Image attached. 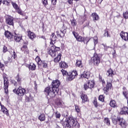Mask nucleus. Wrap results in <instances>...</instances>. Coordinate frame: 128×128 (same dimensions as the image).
Masks as SVG:
<instances>
[{
	"instance_id": "obj_1",
	"label": "nucleus",
	"mask_w": 128,
	"mask_h": 128,
	"mask_svg": "<svg viewBox=\"0 0 128 128\" xmlns=\"http://www.w3.org/2000/svg\"><path fill=\"white\" fill-rule=\"evenodd\" d=\"M61 124L64 128H80V124L72 116H69L64 122H61Z\"/></svg>"
},
{
	"instance_id": "obj_2",
	"label": "nucleus",
	"mask_w": 128,
	"mask_h": 128,
	"mask_svg": "<svg viewBox=\"0 0 128 128\" xmlns=\"http://www.w3.org/2000/svg\"><path fill=\"white\" fill-rule=\"evenodd\" d=\"M112 120L114 124H118L121 128H124L126 126V120L122 118H120V116L116 117V116H112Z\"/></svg>"
},
{
	"instance_id": "obj_3",
	"label": "nucleus",
	"mask_w": 128,
	"mask_h": 128,
	"mask_svg": "<svg viewBox=\"0 0 128 128\" xmlns=\"http://www.w3.org/2000/svg\"><path fill=\"white\" fill-rule=\"evenodd\" d=\"M44 92L47 96L48 98H52L56 96V91L52 87L49 86L45 88Z\"/></svg>"
},
{
	"instance_id": "obj_4",
	"label": "nucleus",
	"mask_w": 128,
	"mask_h": 128,
	"mask_svg": "<svg viewBox=\"0 0 128 128\" xmlns=\"http://www.w3.org/2000/svg\"><path fill=\"white\" fill-rule=\"evenodd\" d=\"M60 49L59 47H56L54 46H52L50 48L49 50L48 51V54H50L52 58L56 56V52H59L60 50Z\"/></svg>"
},
{
	"instance_id": "obj_5",
	"label": "nucleus",
	"mask_w": 128,
	"mask_h": 128,
	"mask_svg": "<svg viewBox=\"0 0 128 128\" xmlns=\"http://www.w3.org/2000/svg\"><path fill=\"white\" fill-rule=\"evenodd\" d=\"M100 58H102V56H100V54H94V56L92 58V62L94 65L98 66L100 64Z\"/></svg>"
},
{
	"instance_id": "obj_6",
	"label": "nucleus",
	"mask_w": 128,
	"mask_h": 128,
	"mask_svg": "<svg viewBox=\"0 0 128 128\" xmlns=\"http://www.w3.org/2000/svg\"><path fill=\"white\" fill-rule=\"evenodd\" d=\"M13 92L14 94H16L19 96H24L26 94V89L22 87H19L17 90H14Z\"/></svg>"
},
{
	"instance_id": "obj_7",
	"label": "nucleus",
	"mask_w": 128,
	"mask_h": 128,
	"mask_svg": "<svg viewBox=\"0 0 128 128\" xmlns=\"http://www.w3.org/2000/svg\"><path fill=\"white\" fill-rule=\"evenodd\" d=\"M60 82L58 80H53L52 83V88L55 90V92H56V94H58V86H60Z\"/></svg>"
},
{
	"instance_id": "obj_8",
	"label": "nucleus",
	"mask_w": 128,
	"mask_h": 128,
	"mask_svg": "<svg viewBox=\"0 0 128 128\" xmlns=\"http://www.w3.org/2000/svg\"><path fill=\"white\" fill-rule=\"evenodd\" d=\"M78 75V72L76 70H73L72 72H69L68 73V76H67V80L70 82L74 80Z\"/></svg>"
},
{
	"instance_id": "obj_9",
	"label": "nucleus",
	"mask_w": 128,
	"mask_h": 128,
	"mask_svg": "<svg viewBox=\"0 0 128 128\" xmlns=\"http://www.w3.org/2000/svg\"><path fill=\"white\" fill-rule=\"evenodd\" d=\"M36 62H37L38 66H42V68H48V63L45 61H42L40 56H37L35 59Z\"/></svg>"
},
{
	"instance_id": "obj_10",
	"label": "nucleus",
	"mask_w": 128,
	"mask_h": 128,
	"mask_svg": "<svg viewBox=\"0 0 128 128\" xmlns=\"http://www.w3.org/2000/svg\"><path fill=\"white\" fill-rule=\"evenodd\" d=\"M66 34V28L64 26H62L60 28V32H56L57 36H59L60 38H64Z\"/></svg>"
},
{
	"instance_id": "obj_11",
	"label": "nucleus",
	"mask_w": 128,
	"mask_h": 128,
	"mask_svg": "<svg viewBox=\"0 0 128 128\" xmlns=\"http://www.w3.org/2000/svg\"><path fill=\"white\" fill-rule=\"evenodd\" d=\"M94 82L89 81L87 83H86L84 84V88L85 90H86L88 88H90V90H92V88H94Z\"/></svg>"
},
{
	"instance_id": "obj_12",
	"label": "nucleus",
	"mask_w": 128,
	"mask_h": 128,
	"mask_svg": "<svg viewBox=\"0 0 128 128\" xmlns=\"http://www.w3.org/2000/svg\"><path fill=\"white\" fill-rule=\"evenodd\" d=\"M4 34L6 38L8 40L9 42H12V40H14V34H12V32H10L8 30H6L5 31Z\"/></svg>"
},
{
	"instance_id": "obj_13",
	"label": "nucleus",
	"mask_w": 128,
	"mask_h": 128,
	"mask_svg": "<svg viewBox=\"0 0 128 128\" xmlns=\"http://www.w3.org/2000/svg\"><path fill=\"white\" fill-rule=\"evenodd\" d=\"M28 42H24V45L21 48V50L24 52V54H28Z\"/></svg>"
},
{
	"instance_id": "obj_14",
	"label": "nucleus",
	"mask_w": 128,
	"mask_h": 128,
	"mask_svg": "<svg viewBox=\"0 0 128 128\" xmlns=\"http://www.w3.org/2000/svg\"><path fill=\"white\" fill-rule=\"evenodd\" d=\"M72 34L74 36V38H76L78 42H82L84 37L80 36L76 32H72Z\"/></svg>"
},
{
	"instance_id": "obj_15",
	"label": "nucleus",
	"mask_w": 128,
	"mask_h": 128,
	"mask_svg": "<svg viewBox=\"0 0 128 128\" xmlns=\"http://www.w3.org/2000/svg\"><path fill=\"white\" fill-rule=\"evenodd\" d=\"M6 24L8 26H14V18L10 16L6 18Z\"/></svg>"
},
{
	"instance_id": "obj_16",
	"label": "nucleus",
	"mask_w": 128,
	"mask_h": 128,
	"mask_svg": "<svg viewBox=\"0 0 128 128\" xmlns=\"http://www.w3.org/2000/svg\"><path fill=\"white\" fill-rule=\"evenodd\" d=\"M112 83L110 82H107L106 86L104 88V94H108V92L109 90L112 88Z\"/></svg>"
},
{
	"instance_id": "obj_17",
	"label": "nucleus",
	"mask_w": 128,
	"mask_h": 128,
	"mask_svg": "<svg viewBox=\"0 0 128 128\" xmlns=\"http://www.w3.org/2000/svg\"><path fill=\"white\" fill-rule=\"evenodd\" d=\"M120 36L121 38L126 42V40H128V32H122L120 33Z\"/></svg>"
},
{
	"instance_id": "obj_18",
	"label": "nucleus",
	"mask_w": 128,
	"mask_h": 128,
	"mask_svg": "<svg viewBox=\"0 0 128 128\" xmlns=\"http://www.w3.org/2000/svg\"><path fill=\"white\" fill-rule=\"evenodd\" d=\"M50 40H51L50 42V44H56V36L54 33H52V34H51Z\"/></svg>"
},
{
	"instance_id": "obj_19",
	"label": "nucleus",
	"mask_w": 128,
	"mask_h": 128,
	"mask_svg": "<svg viewBox=\"0 0 128 128\" xmlns=\"http://www.w3.org/2000/svg\"><path fill=\"white\" fill-rule=\"evenodd\" d=\"M14 39L16 42H20L22 40V36L21 35L15 34V36H14Z\"/></svg>"
},
{
	"instance_id": "obj_20",
	"label": "nucleus",
	"mask_w": 128,
	"mask_h": 128,
	"mask_svg": "<svg viewBox=\"0 0 128 128\" xmlns=\"http://www.w3.org/2000/svg\"><path fill=\"white\" fill-rule=\"evenodd\" d=\"M91 16L92 18V20L94 22H98V20H99L100 17L98 16V14L96 12H94L91 14Z\"/></svg>"
},
{
	"instance_id": "obj_21",
	"label": "nucleus",
	"mask_w": 128,
	"mask_h": 128,
	"mask_svg": "<svg viewBox=\"0 0 128 128\" xmlns=\"http://www.w3.org/2000/svg\"><path fill=\"white\" fill-rule=\"evenodd\" d=\"M4 90L5 92V94H8V80H6L5 78H4Z\"/></svg>"
},
{
	"instance_id": "obj_22",
	"label": "nucleus",
	"mask_w": 128,
	"mask_h": 128,
	"mask_svg": "<svg viewBox=\"0 0 128 128\" xmlns=\"http://www.w3.org/2000/svg\"><path fill=\"white\" fill-rule=\"evenodd\" d=\"M90 72L84 71V72L81 74L80 76L81 78H87V80H88V78H90Z\"/></svg>"
},
{
	"instance_id": "obj_23",
	"label": "nucleus",
	"mask_w": 128,
	"mask_h": 128,
	"mask_svg": "<svg viewBox=\"0 0 128 128\" xmlns=\"http://www.w3.org/2000/svg\"><path fill=\"white\" fill-rule=\"evenodd\" d=\"M28 67L29 70H36V66L34 64L31 62L28 66Z\"/></svg>"
},
{
	"instance_id": "obj_24",
	"label": "nucleus",
	"mask_w": 128,
	"mask_h": 128,
	"mask_svg": "<svg viewBox=\"0 0 128 128\" xmlns=\"http://www.w3.org/2000/svg\"><path fill=\"white\" fill-rule=\"evenodd\" d=\"M28 36L30 40H34V38H36V34L30 31L28 32Z\"/></svg>"
},
{
	"instance_id": "obj_25",
	"label": "nucleus",
	"mask_w": 128,
	"mask_h": 128,
	"mask_svg": "<svg viewBox=\"0 0 128 128\" xmlns=\"http://www.w3.org/2000/svg\"><path fill=\"white\" fill-rule=\"evenodd\" d=\"M114 74V70H112V68H110L108 70H107L106 76H110L111 78H112Z\"/></svg>"
},
{
	"instance_id": "obj_26",
	"label": "nucleus",
	"mask_w": 128,
	"mask_h": 128,
	"mask_svg": "<svg viewBox=\"0 0 128 128\" xmlns=\"http://www.w3.org/2000/svg\"><path fill=\"white\" fill-rule=\"evenodd\" d=\"M56 104L58 106H59L60 108L64 107V102H62V100H60L56 102Z\"/></svg>"
},
{
	"instance_id": "obj_27",
	"label": "nucleus",
	"mask_w": 128,
	"mask_h": 128,
	"mask_svg": "<svg viewBox=\"0 0 128 128\" xmlns=\"http://www.w3.org/2000/svg\"><path fill=\"white\" fill-rule=\"evenodd\" d=\"M38 120L40 122H44L46 120V114H42L38 116Z\"/></svg>"
},
{
	"instance_id": "obj_28",
	"label": "nucleus",
	"mask_w": 128,
	"mask_h": 128,
	"mask_svg": "<svg viewBox=\"0 0 128 128\" xmlns=\"http://www.w3.org/2000/svg\"><path fill=\"white\" fill-rule=\"evenodd\" d=\"M81 98L82 100V102H88V96L86 94H82L81 95Z\"/></svg>"
},
{
	"instance_id": "obj_29",
	"label": "nucleus",
	"mask_w": 128,
	"mask_h": 128,
	"mask_svg": "<svg viewBox=\"0 0 128 128\" xmlns=\"http://www.w3.org/2000/svg\"><path fill=\"white\" fill-rule=\"evenodd\" d=\"M60 66L61 68H68V64L65 62H60Z\"/></svg>"
},
{
	"instance_id": "obj_30",
	"label": "nucleus",
	"mask_w": 128,
	"mask_h": 128,
	"mask_svg": "<svg viewBox=\"0 0 128 128\" xmlns=\"http://www.w3.org/2000/svg\"><path fill=\"white\" fill-rule=\"evenodd\" d=\"M62 58V54L60 53L58 56L54 59V62H58L60 60V58Z\"/></svg>"
},
{
	"instance_id": "obj_31",
	"label": "nucleus",
	"mask_w": 128,
	"mask_h": 128,
	"mask_svg": "<svg viewBox=\"0 0 128 128\" xmlns=\"http://www.w3.org/2000/svg\"><path fill=\"white\" fill-rule=\"evenodd\" d=\"M122 90H124L123 94L124 98H128V92H126V88L124 86Z\"/></svg>"
},
{
	"instance_id": "obj_32",
	"label": "nucleus",
	"mask_w": 128,
	"mask_h": 128,
	"mask_svg": "<svg viewBox=\"0 0 128 128\" xmlns=\"http://www.w3.org/2000/svg\"><path fill=\"white\" fill-rule=\"evenodd\" d=\"M104 124H106L108 126H110V118H104Z\"/></svg>"
},
{
	"instance_id": "obj_33",
	"label": "nucleus",
	"mask_w": 128,
	"mask_h": 128,
	"mask_svg": "<svg viewBox=\"0 0 128 128\" xmlns=\"http://www.w3.org/2000/svg\"><path fill=\"white\" fill-rule=\"evenodd\" d=\"M76 66H78V68H82V60H76Z\"/></svg>"
},
{
	"instance_id": "obj_34",
	"label": "nucleus",
	"mask_w": 128,
	"mask_h": 128,
	"mask_svg": "<svg viewBox=\"0 0 128 128\" xmlns=\"http://www.w3.org/2000/svg\"><path fill=\"white\" fill-rule=\"evenodd\" d=\"M110 105L112 108H116V102L114 100L110 102Z\"/></svg>"
},
{
	"instance_id": "obj_35",
	"label": "nucleus",
	"mask_w": 128,
	"mask_h": 128,
	"mask_svg": "<svg viewBox=\"0 0 128 128\" xmlns=\"http://www.w3.org/2000/svg\"><path fill=\"white\" fill-rule=\"evenodd\" d=\"M16 80L19 84H22V78L20 76V74H17L16 76Z\"/></svg>"
},
{
	"instance_id": "obj_36",
	"label": "nucleus",
	"mask_w": 128,
	"mask_h": 128,
	"mask_svg": "<svg viewBox=\"0 0 128 128\" xmlns=\"http://www.w3.org/2000/svg\"><path fill=\"white\" fill-rule=\"evenodd\" d=\"M88 42H90V38H88V37H83V40L82 41V42L88 44Z\"/></svg>"
},
{
	"instance_id": "obj_37",
	"label": "nucleus",
	"mask_w": 128,
	"mask_h": 128,
	"mask_svg": "<svg viewBox=\"0 0 128 128\" xmlns=\"http://www.w3.org/2000/svg\"><path fill=\"white\" fill-rule=\"evenodd\" d=\"M70 22H71V24L72 26H76L78 24V23L76 22V19L74 18L71 20Z\"/></svg>"
},
{
	"instance_id": "obj_38",
	"label": "nucleus",
	"mask_w": 128,
	"mask_h": 128,
	"mask_svg": "<svg viewBox=\"0 0 128 128\" xmlns=\"http://www.w3.org/2000/svg\"><path fill=\"white\" fill-rule=\"evenodd\" d=\"M61 72H62L64 76H66V78L68 77V72L64 70V69H62L61 70Z\"/></svg>"
},
{
	"instance_id": "obj_39",
	"label": "nucleus",
	"mask_w": 128,
	"mask_h": 128,
	"mask_svg": "<svg viewBox=\"0 0 128 128\" xmlns=\"http://www.w3.org/2000/svg\"><path fill=\"white\" fill-rule=\"evenodd\" d=\"M32 96H30H30H26V101L28 102H32Z\"/></svg>"
},
{
	"instance_id": "obj_40",
	"label": "nucleus",
	"mask_w": 128,
	"mask_h": 128,
	"mask_svg": "<svg viewBox=\"0 0 128 128\" xmlns=\"http://www.w3.org/2000/svg\"><path fill=\"white\" fill-rule=\"evenodd\" d=\"M12 6L13 8L15 10H18L20 8H18V6L17 5V4L16 3L12 2Z\"/></svg>"
},
{
	"instance_id": "obj_41",
	"label": "nucleus",
	"mask_w": 128,
	"mask_h": 128,
	"mask_svg": "<svg viewBox=\"0 0 128 128\" xmlns=\"http://www.w3.org/2000/svg\"><path fill=\"white\" fill-rule=\"evenodd\" d=\"M17 10L18 14H20V16H26V14H24V12H22V10L19 8Z\"/></svg>"
},
{
	"instance_id": "obj_42",
	"label": "nucleus",
	"mask_w": 128,
	"mask_h": 128,
	"mask_svg": "<svg viewBox=\"0 0 128 128\" xmlns=\"http://www.w3.org/2000/svg\"><path fill=\"white\" fill-rule=\"evenodd\" d=\"M94 42V44L96 46V44H98V36H95L93 38Z\"/></svg>"
},
{
	"instance_id": "obj_43",
	"label": "nucleus",
	"mask_w": 128,
	"mask_h": 128,
	"mask_svg": "<svg viewBox=\"0 0 128 128\" xmlns=\"http://www.w3.org/2000/svg\"><path fill=\"white\" fill-rule=\"evenodd\" d=\"M104 36H106V38H110V34H108V32L105 30V32L104 34Z\"/></svg>"
},
{
	"instance_id": "obj_44",
	"label": "nucleus",
	"mask_w": 128,
	"mask_h": 128,
	"mask_svg": "<svg viewBox=\"0 0 128 128\" xmlns=\"http://www.w3.org/2000/svg\"><path fill=\"white\" fill-rule=\"evenodd\" d=\"M11 83L12 84H14V86H18V82H16L14 80H11Z\"/></svg>"
},
{
	"instance_id": "obj_45",
	"label": "nucleus",
	"mask_w": 128,
	"mask_h": 128,
	"mask_svg": "<svg viewBox=\"0 0 128 128\" xmlns=\"http://www.w3.org/2000/svg\"><path fill=\"white\" fill-rule=\"evenodd\" d=\"M93 104L95 108H98V102L96 101V98H94Z\"/></svg>"
},
{
	"instance_id": "obj_46",
	"label": "nucleus",
	"mask_w": 128,
	"mask_h": 128,
	"mask_svg": "<svg viewBox=\"0 0 128 128\" xmlns=\"http://www.w3.org/2000/svg\"><path fill=\"white\" fill-rule=\"evenodd\" d=\"M100 102H104V96L102 95H100L98 98Z\"/></svg>"
},
{
	"instance_id": "obj_47",
	"label": "nucleus",
	"mask_w": 128,
	"mask_h": 128,
	"mask_svg": "<svg viewBox=\"0 0 128 128\" xmlns=\"http://www.w3.org/2000/svg\"><path fill=\"white\" fill-rule=\"evenodd\" d=\"M56 118H60V114L58 112L55 113Z\"/></svg>"
},
{
	"instance_id": "obj_48",
	"label": "nucleus",
	"mask_w": 128,
	"mask_h": 128,
	"mask_svg": "<svg viewBox=\"0 0 128 128\" xmlns=\"http://www.w3.org/2000/svg\"><path fill=\"white\" fill-rule=\"evenodd\" d=\"M0 106H1L2 111V112H4V110H6V108L2 104Z\"/></svg>"
},
{
	"instance_id": "obj_49",
	"label": "nucleus",
	"mask_w": 128,
	"mask_h": 128,
	"mask_svg": "<svg viewBox=\"0 0 128 128\" xmlns=\"http://www.w3.org/2000/svg\"><path fill=\"white\" fill-rule=\"evenodd\" d=\"M123 16L125 18H128V12H126L124 13Z\"/></svg>"
},
{
	"instance_id": "obj_50",
	"label": "nucleus",
	"mask_w": 128,
	"mask_h": 128,
	"mask_svg": "<svg viewBox=\"0 0 128 128\" xmlns=\"http://www.w3.org/2000/svg\"><path fill=\"white\" fill-rule=\"evenodd\" d=\"M122 50H126V44H124L122 46L119 47Z\"/></svg>"
},
{
	"instance_id": "obj_51",
	"label": "nucleus",
	"mask_w": 128,
	"mask_h": 128,
	"mask_svg": "<svg viewBox=\"0 0 128 128\" xmlns=\"http://www.w3.org/2000/svg\"><path fill=\"white\" fill-rule=\"evenodd\" d=\"M75 110H76V112H80V107L76 105H75Z\"/></svg>"
},
{
	"instance_id": "obj_52",
	"label": "nucleus",
	"mask_w": 128,
	"mask_h": 128,
	"mask_svg": "<svg viewBox=\"0 0 128 128\" xmlns=\"http://www.w3.org/2000/svg\"><path fill=\"white\" fill-rule=\"evenodd\" d=\"M42 4L44 6H46L48 4V0H44L42 2Z\"/></svg>"
},
{
	"instance_id": "obj_53",
	"label": "nucleus",
	"mask_w": 128,
	"mask_h": 128,
	"mask_svg": "<svg viewBox=\"0 0 128 128\" xmlns=\"http://www.w3.org/2000/svg\"><path fill=\"white\" fill-rule=\"evenodd\" d=\"M3 112L5 114H6V116H8V109H6V110H4Z\"/></svg>"
},
{
	"instance_id": "obj_54",
	"label": "nucleus",
	"mask_w": 128,
	"mask_h": 128,
	"mask_svg": "<svg viewBox=\"0 0 128 128\" xmlns=\"http://www.w3.org/2000/svg\"><path fill=\"white\" fill-rule=\"evenodd\" d=\"M52 4H54V6L56 4V0H52Z\"/></svg>"
},
{
	"instance_id": "obj_55",
	"label": "nucleus",
	"mask_w": 128,
	"mask_h": 128,
	"mask_svg": "<svg viewBox=\"0 0 128 128\" xmlns=\"http://www.w3.org/2000/svg\"><path fill=\"white\" fill-rule=\"evenodd\" d=\"M7 51H8V48L6 46H4L3 48L4 52H6Z\"/></svg>"
},
{
	"instance_id": "obj_56",
	"label": "nucleus",
	"mask_w": 128,
	"mask_h": 128,
	"mask_svg": "<svg viewBox=\"0 0 128 128\" xmlns=\"http://www.w3.org/2000/svg\"><path fill=\"white\" fill-rule=\"evenodd\" d=\"M101 81H102V84L103 86H106V82L104 81V80L101 79Z\"/></svg>"
},
{
	"instance_id": "obj_57",
	"label": "nucleus",
	"mask_w": 128,
	"mask_h": 128,
	"mask_svg": "<svg viewBox=\"0 0 128 128\" xmlns=\"http://www.w3.org/2000/svg\"><path fill=\"white\" fill-rule=\"evenodd\" d=\"M72 0H69V4H72ZM75 2H78L80 0H74Z\"/></svg>"
},
{
	"instance_id": "obj_58",
	"label": "nucleus",
	"mask_w": 128,
	"mask_h": 128,
	"mask_svg": "<svg viewBox=\"0 0 128 128\" xmlns=\"http://www.w3.org/2000/svg\"><path fill=\"white\" fill-rule=\"evenodd\" d=\"M13 58L14 59L16 58V52H14V51L13 52Z\"/></svg>"
},
{
	"instance_id": "obj_59",
	"label": "nucleus",
	"mask_w": 128,
	"mask_h": 128,
	"mask_svg": "<svg viewBox=\"0 0 128 128\" xmlns=\"http://www.w3.org/2000/svg\"><path fill=\"white\" fill-rule=\"evenodd\" d=\"M4 67V64H2V62H0V68H2Z\"/></svg>"
},
{
	"instance_id": "obj_60",
	"label": "nucleus",
	"mask_w": 128,
	"mask_h": 128,
	"mask_svg": "<svg viewBox=\"0 0 128 128\" xmlns=\"http://www.w3.org/2000/svg\"><path fill=\"white\" fill-rule=\"evenodd\" d=\"M6 3V4H8L10 2V0H5V3Z\"/></svg>"
},
{
	"instance_id": "obj_61",
	"label": "nucleus",
	"mask_w": 128,
	"mask_h": 128,
	"mask_svg": "<svg viewBox=\"0 0 128 128\" xmlns=\"http://www.w3.org/2000/svg\"><path fill=\"white\" fill-rule=\"evenodd\" d=\"M0 2L3 4H6V0H0Z\"/></svg>"
},
{
	"instance_id": "obj_62",
	"label": "nucleus",
	"mask_w": 128,
	"mask_h": 128,
	"mask_svg": "<svg viewBox=\"0 0 128 128\" xmlns=\"http://www.w3.org/2000/svg\"><path fill=\"white\" fill-rule=\"evenodd\" d=\"M12 58H10V57H8V62H12Z\"/></svg>"
},
{
	"instance_id": "obj_63",
	"label": "nucleus",
	"mask_w": 128,
	"mask_h": 128,
	"mask_svg": "<svg viewBox=\"0 0 128 128\" xmlns=\"http://www.w3.org/2000/svg\"><path fill=\"white\" fill-rule=\"evenodd\" d=\"M84 20H86V16L85 14L84 16Z\"/></svg>"
},
{
	"instance_id": "obj_64",
	"label": "nucleus",
	"mask_w": 128,
	"mask_h": 128,
	"mask_svg": "<svg viewBox=\"0 0 128 128\" xmlns=\"http://www.w3.org/2000/svg\"><path fill=\"white\" fill-rule=\"evenodd\" d=\"M41 38H43V40H46V37L44 36H41Z\"/></svg>"
}]
</instances>
